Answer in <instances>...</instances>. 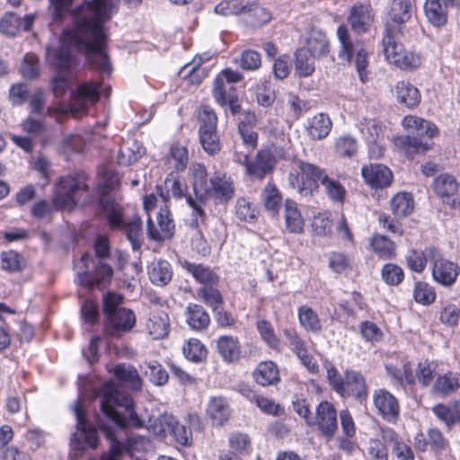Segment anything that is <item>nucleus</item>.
<instances>
[{
	"mask_svg": "<svg viewBox=\"0 0 460 460\" xmlns=\"http://www.w3.org/2000/svg\"><path fill=\"white\" fill-rule=\"evenodd\" d=\"M120 0H83L71 12L74 28L64 34L85 56L87 65L110 76L112 65L108 54L109 34L105 23L119 11Z\"/></svg>",
	"mask_w": 460,
	"mask_h": 460,
	"instance_id": "obj_1",
	"label": "nucleus"
},
{
	"mask_svg": "<svg viewBox=\"0 0 460 460\" xmlns=\"http://www.w3.org/2000/svg\"><path fill=\"white\" fill-rule=\"evenodd\" d=\"M101 411L119 429H141L144 420L137 414L133 397L111 384L102 388Z\"/></svg>",
	"mask_w": 460,
	"mask_h": 460,
	"instance_id": "obj_2",
	"label": "nucleus"
},
{
	"mask_svg": "<svg viewBox=\"0 0 460 460\" xmlns=\"http://www.w3.org/2000/svg\"><path fill=\"white\" fill-rule=\"evenodd\" d=\"M337 38L340 42L338 58L349 65L354 64L359 80L366 83L368 80L369 51L362 40H353L345 24L337 28Z\"/></svg>",
	"mask_w": 460,
	"mask_h": 460,
	"instance_id": "obj_3",
	"label": "nucleus"
},
{
	"mask_svg": "<svg viewBox=\"0 0 460 460\" xmlns=\"http://www.w3.org/2000/svg\"><path fill=\"white\" fill-rule=\"evenodd\" d=\"M101 208L107 211L99 218L105 220L111 231H123L127 239L130 242L132 249L138 251L142 246V220L139 217H134L130 221L124 220V207L120 203L112 200L102 202Z\"/></svg>",
	"mask_w": 460,
	"mask_h": 460,
	"instance_id": "obj_4",
	"label": "nucleus"
},
{
	"mask_svg": "<svg viewBox=\"0 0 460 460\" xmlns=\"http://www.w3.org/2000/svg\"><path fill=\"white\" fill-rule=\"evenodd\" d=\"M89 176L85 172H75L61 176L56 184L52 203L56 211L74 208L80 193L90 190Z\"/></svg>",
	"mask_w": 460,
	"mask_h": 460,
	"instance_id": "obj_5",
	"label": "nucleus"
},
{
	"mask_svg": "<svg viewBox=\"0 0 460 460\" xmlns=\"http://www.w3.org/2000/svg\"><path fill=\"white\" fill-rule=\"evenodd\" d=\"M80 262L84 270L77 273L79 286L89 290H103L109 287L113 276V270L110 264L96 262L87 252L81 255Z\"/></svg>",
	"mask_w": 460,
	"mask_h": 460,
	"instance_id": "obj_6",
	"label": "nucleus"
},
{
	"mask_svg": "<svg viewBox=\"0 0 460 460\" xmlns=\"http://www.w3.org/2000/svg\"><path fill=\"white\" fill-rule=\"evenodd\" d=\"M297 168L288 175L289 183L304 196H313L319 190V182L326 175L325 170L318 165L299 160Z\"/></svg>",
	"mask_w": 460,
	"mask_h": 460,
	"instance_id": "obj_7",
	"label": "nucleus"
},
{
	"mask_svg": "<svg viewBox=\"0 0 460 460\" xmlns=\"http://www.w3.org/2000/svg\"><path fill=\"white\" fill-rule=\"evenodd\" d=\"M339 414L333 402L322 400L315 406L309 427L314 429L321 438L331 441L339 430Z\"/></svg>",
	"mask_w": 460,
	"mask_h": 460,
	"instance_id": "obj_8",
	"label": "nucleus"
},
{
	"mask_svg": "<svg viewBox=\"0 0 460 460\" xmlns=\"http://www.w3.org/2000/svg\"><path fill=\"white\" fill-rule=\"evenodd\" d=\"M149 430L156 437L165 438L171 435L174 441L183 447L192 443V432L181 424L172 414L164 413L150 424Z\"/></svg>",
	"mask_w": 460,
	"mask_h": 460,
	"instance_id": "obj_9",
	"label": "nucleus"
},
{
	"mask_svg": "<svg viewBox=\"0 0 460 460\" xmlns=\"http://www.w3.org/2000/svg\"><path fill=\"white\" fill-rule=\"evenodd\" d=\"M279 161V158L270 147H264L258 150L252 158L245 155L243 164L250 180L262 181L267 175L273 173Z\"/></svg>",
	"mask_w": 460,
	"mask_h": 460,
	"instance_id": "obj_10",
	"label": "nucleus"
},
{
	"mask_svg": "<svg viewBox=\"0 0 460 460\" xmlns=\"http://www.w3.org/2000/svg\"><path fill=\"white\" fill-rule=\"evenodd\" d=\"M74 413L76 419V432L73 434L72 444L77 449H84L82 441L77 438V433L83 437V442L91 449H96L100 445V437L98 435L99 427H95L88 420L87 412L81 402L77 401L74 406Z\"/></svg>",
	"mask_w": 460,
	"mask_h": 460,
	"instance_id": "obj_11",
	"label": "nucleus"
},
{
	"mask_svg": "<svg viewBox=\"0 0 460 460\" xmlns=\"http://www.w3.org/2000/svg\"><path fill=\"white\" fill-rule=\"evenodd\" d=\"M102 86V81L90 80L78 84L71 93L70 113H87L89 108L100 101Z\"/></svg>",
	"mask_w": 460,
	"mask_h": 460,
	"instance_id": "obj_12",
	"label": "nucleus"
},
{
	"mask_svg": "<svg viewBox=\"0 0 460 460\" xmlns=\"http://www.w3.org/2000/svg\"><path fill=\"white\" fill-rule=\"evenodd\" d=\"M285 341L291 352L300 360L306 370L312 374L319 373V365L314 356L309 352L305 340L301 336L296 327L290 326L282 331Z\"/></svg>",
	"mask_w": 460,
	"mask_h": 460,
	"instance_id": "obj_13",
	"label": "nucleus"
},
{
	"mask_svg": "<svg viewBox=\"0 0 460 460\" xmlns=\"http://www.w3.org/2000/svg\"><path fill=\"white\" fill-rule=\"evenodd\" d=\"M434 195L451 210H460V195H457L459 182L451 174L440 173L431 184Z\"/></svg>",
	"mask_w": 460,
	"mask_h": 460,
	"instance_id": "obj_14",
	"label": "nucleus"
},
{
	"mask_svg": "<svg viewBox=\"0 0 460 460\" xmlns=\"http://www.w3.org/2000/svg\"><path fill=\"white\" fill-rule=\"evenodd\" d=\"M120 181L119 174L114 170L104 169L100 174V180L94 189L97 197L93 201L94 214L97 217L107 213L101 208L102 202L112 200L114 203H119L111 196V193L120 188Z\"/></svg>",
	"mask_w": 460,
	"mask_h": 460,
	"instance_id": "obj_15",
	"label": "nucleus"
},
{
	"mask_svg": "<svg viewBox=\"0 0 460 460\" xmlns=\"http://www.w3.org/2000/svg\"><path fill=\"white\" fill-rule=\"evenodd\" d=\"M373 404L376 414L390 424H397L401 418V404L398 398L385 388L373 392Z\"/></svg>",
	"mask_w": 460,
	"mask_h": 460,
	"instance_id": "obj_16",
	"label": "nucleus"
},
{
	"mask_svg": "<svg viewBox=\"0 0 460 460\" xmlns=\"http://www.w3.org/2000/svg\"><path fill=\"white\" fill-rule=\"evenodd\" d=\"M430 270L434 282L444 288L453 287L460 274V266L443 257L438 249L432 260Z\"/></svg>",
	"mask_w": 460,
	"mask_h": 460,
	"instance_id": "obj_17",
	"label": "nucleus"
},
{
	"mask_svg": "<svg viewBox=\"0 0 460 460\" xmlns=\"http://www.w3.org/2000/svg\"><path fill=\"white\" fill-rule=\"evenodd\" d=\"M135 313L128 308L122 307L119 311L108 315L103 320L105 334L111 338H119L129 332L136 326Z\"/></svg>",
	"mask_w": 460,
	"mask_h": 460,
	"instance_id": "obj_18",
	"label": "nucleus"
},
{
	"mask_svg": "<svg viewBox=\"0 0 460 460\" xmlns=\"http://www.w3.org/2000/svg\"><path fill=\"white\" fill-rule=\"evenodd\" d=\"M343 388L337 394L342 399L352 398L360 403L366 402L368 396V386L365 376L360 371L346 369Z\"/></svg>",
	"mask_w": 460,
	"mask_h": 460,
	"instance_id": "obj_19",
	"label": "nucleus"
},
{
	"mask_svg": "<svg viewBox=\"0 0 460 460\" xmlns=\"http://www.w3.org/2000/svg\"><path fill=\"white\" fill-rule=\"evenodd\" d=\"M211 94L215 102L226 114L236 116L242 112V94L234 85H212Z\"/></svg>",
	"mask_w": 460,
	"mask_h": 460,
	"instance_id": "obj_20",
	"label": "nucleus"
},
{
	"mask_svg": "<svg viewBox=\"0 0 460 460\" xmlns=\"http://www.w3.org/2000/svg\"><path fill=\"white\" fill-rule=\"evenodd\" d=\"M234 181L226 173L216 172L209 180V187L204 193L217 204H227L234 196Z\"/></svg>",
	"mask_w": 460,
	"mask_h": 460,
	"instance_id": "obj_21",
	"label": "nucleus"
},
{
	"mask_svg": "<svg viewBox=\"0 0 460 460\" xmlns=\"http://www.w3.org/2000/svg\"><path fill=\"white\" fill-rule=\"evenodd\" d=\"M412 10L411 0H392L385 31L404 32L405 23L411 18Z\"/></svg>",
	"mask_w": 460,
	"mask_h": 460,
	"instance_id": "obj_22",
	"label": "nucleus"
},
{
	"mask_svg": "<svg viewBox=\"0 0 460 460\" xmlns=\"http://www.w3.org/2000/svg\"><path fill=\"white\" fill-rule=\"evenodd\" d=\"M382 439L391 447L392 456L395 460H415V453L409 440L393 428L382 426L379 428Z\"/></svg>",
	"mask_w": 460,
	"mask_h": 460,
	"instance_id": "obj_23",
	"label": "nucleus"
},
{
	"mask_svg": "<svg viewBox=\"0 0 460 460\" xmlns=\"http://www.w3.org/2000/svg\"><path fill=\"white\" fill-rule=\"evenodd\" d=\"M395 151L408 160L423 155L432 148L433 143L411 135H399L393 138Z\"/></svg>",
	"mask_w": 460,
	"mask_h": 460,
	"instance_id": "obj_24",
	"label": "nucleus"
},
{
	"mask_svg": "<svg viewBox=\"0 0 460 460\" xmlns=\"http://www.w3.org/2000/svg\"><path fill=\"white\" fill-rule=\"evenodd\" d=\"M375 15L370 4L356 2L349 9L348 22L356 34H364L369 31Z\"/></svg>",
	"mask_w": 460,
	"mask_h": 460,
	"instance_id": "obj_25",
	"label": "nucleus"
},
{
	"mask_svg": "<svg viewBox=\"0 0 460 460\" xmlns=\"http://www.w3.org/2000/svg\"><path fill=\"white\" fill-rule=\"evenodd\" d=\"M361 176L365 182L375 190L389 187L394 180V175L389 167L382 164H370L363 165Z\"/></svg>",
	"mask_w": 460,
	"mask_h": 460,
	"instance_id": "obj_26",
	"label": "nucleus"
},
{
	"mask_svg": "<svg viewBox=\"0 0 460 460\" xmlns=\"http://www.w3.org/2000/svg\"><path fill=\"white\" fill-rule=\"evenodd\" d=\"M251 376L252 381L261 387L277 386L281 382L279 367L271 359L260 361Z\"/></svg>",
	"mask_w": 460,
	"mask_h": 460,
	"instance_id": "obj_27",
	"label": "nucleus"
},
{
	"mask_svg": "<svg viewBox=\"0 0 460 460\" xmlns=\"http://www.w3.org/2000/svg\"><path fill=\"white\" fill-rule=\"evenodd\" d=\"M402 126L406 131L412 134L411 136L418 137L422 140L425 138L432 140L438 137L440 132L434 122L415 115L404 116Z\"/></svg>",
	"mask_w": 460,
	"mask_h": 460,
	"instance_id": "obj_28",
	"label": "nucleus"
},
{
	"mask_svg": "<svg viewBox=\"0 0 460 460\" xmlns=\"http://www.w3.org/2000/svg\"><path fill=\"white\" fill-rule=\"evenodd\" d=\"M231 415L232 410L226 397L213 396L209 398L206 407V416L212 427H223L228 422Z\"/></svg>",
	"mask_w": 460,
	"mask_h": 460,
	"instance_id": "obj_29",
	"label": "nucleus"
},
{
	"mask_svg": "<svg viewBox=\"0 0 460 460\" xmlns=\"http://www.w3.org/2000/svg\"><path fill=\"white\" fill-rule=\"evenodd\" d=\"M34 21V14H26L22 18L15 13L8 12L0 20V31L7 36L14 37L20 31H31Z\"/></svg>",
	"mask_w": 460,
	"mask_h": 460,
	"instance_id": "obj_30",
	"label": "nucleus"
},
{
	"mask_svg": "<svg viewBox=\"0 0 460 460\" xmlns=\"http://www.w3.org/2000/svg\"><path fill=\"white\" fill-rule=\"evenodd\" d=\"M174 233V223L169 214L159 213L157 217V225L154 223L151 217L146 222V234L150 240L155 242H164L171 239Z\"/></svg>",
	"mask_w": 460,
	"mask_h": 460,
	"instance_id": "obj_31",
	"label": "nucleus"
},
{
	"mask_svg": "<svg viewBox=\"0 0 460 460\" xmlns=\"http://www.w3.org/2000/svg\"><path fill=\"white\" fill-rule=\"evenodd\" d=\"M438 248L434 246L426 247L424 250L411 248L404 256V261L408 270L418 274L422 273L428 264L432 263V260L437 254Z\"/></svg>",
	"mask_w": 460,
	"mask_h": 460,
	"instance_id": "obj_32",
	"label": "nucleus"
},
{
	"mask_svg": "<svg viewBox=\"0 0 460 460\" xmlns=\"http://www.w3.org/2000/svg\"><path fill=\"white\" fill-rule=\"evenodd\" d=\"M369 250L378 260L390 261L397 256V245L388 236L375 233L368 239Z\"/></svg>",
	"mask_w": 460,
	"mask_h": 460,
	"instance_id": "obj_33",
	"label": "nucleus"
},
{
	"mask_svg": "<svg viewBox=\"0 0 460 460\" xmlns=\"http://www.w3.org/2000/svg\"><path fill=\"white\" fill-rule=\"evenodd\" d=\"M257 123L258 119L255 112L245 111L237 127L243 144L252 150H254L258 146L259 134L255 130Z\"/></svg>",
	"mask_w": 460,
	"mask_h": 460,
	"instance_id": "obj_34",
	"label": "nucleus"
},
{
	"mask_svg": "<svg viewBox=\"0 0 460 460\" xmlns=\"http://www.w3.org/2000/svg\"><path fill=\"white\" fill-rule=\"evenodd\" d=\"M217 350L222 359L228 364L237 363L242 358V345L236 336H219L217 341Z\"/></svg>",
	"mask_w": 460,
	"mask_h": 460,
	"instance_id": "obj_35",
	"label": "nucleus"
},
{
	"mask_svg": "<svg viewBox=\"0 0 460 460\" xmlns=\"http://www.w3.org/2000/svg\"><path fill=\"white\" fill-rule=\"evenodd\" d=\"M460 388V373L447 370L444 374L438 375L432 384L433 394L447 397L456 394Z\"/></svg>",
	"mask_w": 460,
	"mask_h": 460,
	"instance_id": "obj_36",
	"label": "nucleus"
},
{
	"mask_svg": "<svg viewBox=\"0 0 460 460\" xmlns=\"http://www.w3.org/2000/svg\"><path fill=\"white\" fill-rule=\"evenodd\" d=\"M394 90L396 101L399 104L410 110H414L420 104L421 93L411 82L406 80L398 81Z\"/></svg>",
	"mask_w": 460,
	"mask_h": 460,
	"instance_id": "obj_37",
	"label": "nucleus"
},
{
	"mask_svg": "<svg viewBox=\"0 0 460 460\" xmlns=\"http://www.w3.org/2000/svg\"><path fill=\"white\" fill-rule=\"evenodd\" d=\"M185 321L192 331L198 332L208 330L211 323L208 311L201 305L195 303L188 304L185 309Z\"/></svg>",
	"mask_w": 460,
	"mask_h": 460,
	"instance_id": "obj_38",
	"label": "nucleus"
},
{
	"mask_svg": "<svg viewBox=\"0 0 460 460\" xmlns=\"http://www.w3.org/2000/svg\"><path fill=\"white\" fill-rule=\"evenodd\" d=\"M303 49H305L317 58H322L329 55L331 44L325 32L322 30L313 28L307 33L305 47Z\"/></svg>",
	"mask_w": 460,
	"mask_h": 460,
	"instance_id": "obj_39",
	"label": "nucleus"
},
{
	"mask_svg": "<svg viewBox=\"0 0 460 460\" xmlns=\"http://www.w3.org/2000/svg\"><path fill=\"white\" fill-rule=\"evenodd\" d=\"M424 13L429 23L440 28L447 24L448 18V4L444 0H426Z\"/></svg>",
	"mask_w": 460,
	"mask_h": 460,
	"instance_id": "obj_40",
	"label": "nucleus"
},
{
	"mask_svg": "<svg viewBox=\"0 0 460 460\" xmlns=\"http://www.w3.org/2000/svg\"><path fill=\"white\" fill-rule=\"evenodd\" d=\"M182 267L200 286L219 284L220 277L209 266L185 261Z\"/></svg>",
	"mask_w": 460,
	"mask_h": 460,
	"instance_id": "obj_41",
	"label": "nucleus"
},
{
	"mask_svg": "<svg viewBox=\"0 0 460 460\" xmlns=\"http://www.w3.org/2000/svg\"><path fill=\"white\" fill-rule=\"evenodd\" d=\"M297 320L300 327L306 332L318 334L323 331V323L317 312L308 305L297 308Z\"/></svg>",
	"mask_w": 460,
	"mask_h": 460,
	"instance_id": "obj_42",
	"label": "nucleus"
},
{
	"mask_svg": "<svg viewBox=\"0 0 460 460\" xmlns=\"http://www.w3.org/2000/svg\"><path fill=\"white\" fill-rule=\"evenodd\" d=\"M148 334L153 340L167 337L170 332V320L164 311L153 312L146 324Z\"/></svg>",
	"mask_w": 460,
	"mask_h": 460,
	"instance_id": "obj_43",
	"label": "nucleus"
},
{
	"mask_svg": "<svg viewBox=\"0 0 460 460\" xmlns=\"http://www.w3.org/2000/svg\"><path fill=\"white\" fill-rule=\"evenodd\" d=\"M432 411L447 429L460 423V400H456L450 404L438 403L432 408Z\"/></svg>",
	"mask_w": 460,
	"mask_h": 460,
	"instance_id": "obj_44",
	"label": "nucleus"
},
{
	"mask_svg": "<svg viewBox=\"0 0 460 460\" xmlns=\"http://www.w3.org/2000/svg\"><path fill=\"white\" fill-rule=\"evenodd\" d=\"M113 375L133 391L139 392L143 388V379L133 366L118 364L113 368Z\"/></svg>",
	"mask_w": 460,
	"mask_h": 460,
	"instance_id": "obj_45",
	"label": "nucleus"
},
{
	"mask_svg": "<svg viewBox=\"0 0 460 460\" xmlns=\"http://www.w3.org/2000/svg\"><path fill=\"white\" fill-rule=\"evenodd\" d=\"M261 203L265 210L272 216H277L282 206L283 196L277 185L273 181H268L261 191Z\"/></svg>",
	"mask_w": 460,
	"mask_h": 460,
	"instance_id": "obj_46",
	"label": "nucleus"
},
{
	"mask_svg": "<svg viewBox=\"0 0 460 460\" xmlns=\"http://www.w3.org/2000/svg\"><path fill=\"white\" fill-rule=\"evenodd\" d=\"M285 226L291 234H302L305 228V221L296 203L292 199L285 201Z\"/></svg>",
	"mask_w": 460,
	"mask_h": 460,
	"instance_id": "obj_47",
	"label": "nucleus"
},
{
	"mask_svg": "<svg viewBox=\"0 0 460 460\" xmlns=\"http://www.w3.org/2000/svg\"><path fill=\"white\" fill-rule=\"evenodd\" d=\"M196 293L197 298L209 307L211 311H216L217 308L223 306L225 304V298L218 288V284L200 286L197 288Z\"/></svg>",
	"mask_w": 460,
	"mask_h": 460,
	"instance_id": "obj_48",
	"label": "nucleus"
},
{
	"mask_svg": "<svg viewBox=\"0 0 460 460\" xmlns=\"http://www.w3.org/2000/svg\"><path fill=\"white\" fill-rule=\"evenodd\" d=\"M332 122L325 113H318L308 121L306 128L308 136L314 140H322L331 132Z\"/></svg>",
	"mask_w": 460,
	"mask_h": 460,
	"instance_id": "obj_49",
	"label": "nucleus"
},
{
	"mask_svg": "<svg viewBox=\"0 0 460 460\" xmlns=\"http://www.w3.org/2000/svg\"><path fill=\"white\" fill-rule=\"evenodd\" d=\"M150 281L156 286H166L172 279V269L165 260L153 261L147 269Z\"/></svg>",
	"mask_w": 460,
	"mask_h": 460,
	"instance_id": "obj_50",
	"label": "nucleus"
},
{
	"mask_svg": "<svg viewBox=\"0 0 460 460\" xmlns=\"http://www.w3.org/2000/svg\"><path fill=\"white\" fill-rule=\"evenodd\" d=\"M404 32L384 31L382 44L385 58L389 63L396 59L402 52L405 51L404 46L399 41Z\"/></svg>",
	"mask_w": 460,
	"mask_h": 460,
	"instance_id": "obj_51",
	"label": "nucleus"
},
{
	"mask_svg": "<svg viewBox=\"0 0 460 460\" xmlns=\"http://www.w3.org/2000/svg\"><path fill=\"white\" fill-rule=\"evenodd\" d=\"M234 215L241 222L254 224L258 220L260 211L256 204L241 196L236 199Z\"/></svg>",
	"mask_w": 460,
	"mask_h": 460,
	"instance_id": "obj_52",
	"label": "nucleus"
},
{
	"mask_svg": "<svg viewBox=\"0 0 460 460\" xmlns=\"http://www.w3.org/2000/svg\"><path fill=\"white\" fill-rule=\"evenodd\" d=\"M316 57L309 53L305 49L299 48L295 52V73L302 77L312 75L315 70Z\"/></svg>",
	"mask_w": 460,
	"mask_h": 460,
	"instance_id": "obj_53",
	"label": "nucleus"
},
{
	"mask_svg": "<svg viewBox=\"0 0 460 460\" xmlns=\"http://www.w3.org/2000/svg\"><path fill=\"white\" fill-rule=\"evenodd\" d=\"M256 329L266 346L275 352H281V341L276 334L273 324L265 319L256 322Z\"/></svg>",
	"mask_w": 460,
	"mask_h": 460,
	"instance_id": "obj_54",
	"label": "nucleus"
},
{
	"mask_svg": "<svg viewBox=\"0 0 460 460\" xmlns=\"http://www.w3.org/2000/svg\"><path fill=\"white\" fill-rule=\"evenodd\" d=\"M390 208L395 217H408L414 210L412 195L406 191L396 193L390 200Z\"/></svg>",
	"mask_w": 460,
	"mask_h": 460,
	"instance_id": "obj_55",
	"label": "nucleus"
},
{
	"mask_svg": "<svg viewBox=\"0 0 460 460\" xmlns=\"http://www.w3.org/2000/svg\"><path fill=\"white\" fill-rule=\"evenodd\" d=\"M359 130L367 143H375L384 137L385 126L376 119L363 118L359 122Z\"/></svg>",
	"mask_w": 460,
	"mask_h": 460,
	"instance_id": "obj_56",
	"label": "nucleus"
},
{
	"mask_svg": "<svg viewBox=\"0 0 460 460\" xmlns=\"http://www.w3.org/2000/svg\"><path fill=\"white\" fill-rule=\"evenodd\" d=\"M182 353L189 361L201 363L206 361L208 350L200 340L190 338L182 345Z\"/></svg>",
	"mask_w": 460,
	"mask_h": 460,
	"instance_id": "obj_57",
	"label": "nucleus"
},
{
	"mask_svg": "<svg viewBox=\"0 0 460 460\" xmlns=\"http://www.w3.org/2000/svg\"><path fill=\"white\" fill-rule=\"evenodd\" d=\"M380 277L386 286L398 287L405 279V271L399 264L390 261L382 266Z\"/></svg>",
	"mask_w": 460,
	"mask_h": 460,
	"instance_id": "obj_58",
	"label": "nucleus"
},
{
	"mask_svg": "<svg viewBox=\"0 0 460 460\" xmlns=\"http://www.w3.org/2000/svg\"><path fill=\"white\" fill-rule=\"evenodd\" d=\"M438 363L429 358L420 360L415 367L418 384L421 387L429 386L434 379Z\"/></svg>",
	"mask_w": 460,
	"mask_h": 460,
	"instance_id": "obj_59",
	"label": "nucleus"
},
{
	"mask_svg": "<svg viewBox=\"0 0 460 460\" xmlns=\"http://www.w3.org/2000/svg\"><path fill=\"white\" fill-rule=\"evenodd\" d=\"M169 162L173 163V167L177 172H183L189 164V151L187 145L181 141H174L170 146L167 155Z\"/></svg>",
	"mask_w": 460,
	"mask_h": 460,
	"instance_id": "obj_60",
	"label": "nucleus"
},
{
	"mask_svg": "<svg viewBox=\"0 0 460 460\" xmlns=\"http://www.w3.org/2000/svg\"><path fill=\"white\" fill-rule=\"evenodd\" d=\"M2 269L7 272H21L26 268L24 256L14 250L4 251L0 254Z\"/></svg>",
	"mask_w": 460,
	"mask_h": 460,
	"instance_id": "obj_61",
	"label": "nucleus"
},
{
	"mask_svg": "<svg viewBox=\"0 0 460 460\" xmlns=\"http://www.w3.org/2000/svg\"><path fill=\"white\" fill-rule=\"evenodd\" d=\"M288 114L293 120H298L312 109L311 101L301 99L296 93H287Z\"/></svg>",
	"mask_w": 460,
	"mask_h": 460,
	"instance_id": "obj_62",
	"label": "nucleus"
},
{
	"mask_svg": "<svg viewBox=\"0 0 460 460\" xmlns=\"http://www.w3.org/2000/svg\"><path fill=\"white\" fill-rule=\"evenodd\" d=\"M429 450L436 456L446 454L450 450L449 440L438 428H430L427 430Z\"/></svg>",
	"mask_w": 460,
	"mask_h": 460,
	"instance_id": "obj_63",
	"label": "nucleus"
},
{
	"mask_svg": "<svg viewBox=\"0 0 460 460\" xmlns=\"http://www.w3.org/2000/svg\"><path fill=\"white\" fill-rule=\"evenodd\" d=\"M412 296L416 303L426 306L433 304L437 298L435 288L421 280L414 283Z\"/></svg>",
	"mask_w": 460,
	"mask_h": 460,
	"instance_id": "obj_64",
	"label": "nucleus"
}]
</instances>
